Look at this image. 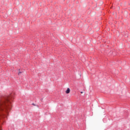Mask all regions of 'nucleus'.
Returning <instances> with one entry per match:
<instances>
[{
  "label": "nucleus",
  "instance_id": "obj_3",
  "mask_svg": "<svg viewBox=\"0 0 130 130\" xmlns=\"http://www.w3.org/2000/svg\"><path fill=\"white\" fill-rule=\"evenodd\" d=\"M20 74H22V72H19L18 73V75H20Z\"/></svg>",
  "mask_w": 130,
  "mask_h": 130
},
{
  "label": "nucleus",
  "instance_id": "obj_4",
  "mask_svg": "<svg viewBox=\"0 0 130 130\" xmlns=\"http://www.w3.org/2000/svg\"><path fill=\"white\" fill-rule=\"evenodd\" d=\"M32 105H34V106H35V104L32 103Z\"/></svg>",
  "mask_w": 130,
  "mask_h": 130
},
{
  "label": "nucleus",
  "instance_id": "obj_1",
  "mask_svg": "<svg viewBox=\"0 0 130 130\" xmlns=\"http://www.w3.org/2000/svg\"><path fill=\"white\" fill-rule=\"evenodd\" d=\"M12 108H0V130H3L2 125H4L6 122V119L8 118L9 112Z\"/></svg>",
  "mask_w": 130,
  "mask_h": 130
},
{
  "label": "nucleus",
  "instance_id": "obj_2",
  "mask_svg": "<svg viewBox=\"0 0 130 130\" xmlns=\"http://www.w3.org/2000/svg\"><path fill=\"white\" fill-rule=\"evenodd\" d=\"M70 92H71V89L69 88H67V90L66 91V94H70Z\"/></svg>",
  "mask_w": 130,
  "mask_h": 130
},
{
  "label": "nucleus",
  "instance_id": "obj_5",
  "mask_svg": "<svg viewBox=\"0 0 130 130\" xmlns=\"http://www.w3.org/2000/svg\"><path fill=\"white\" fill-rule=\"evenodd\" d=\"M81 94H83V92L81 91Z\"/></svg>",
  "mask_w": 130,
  "mask_h": 130
}]
</instances>
